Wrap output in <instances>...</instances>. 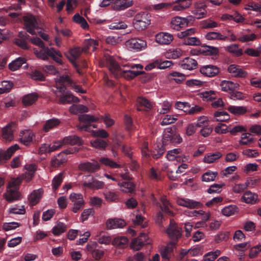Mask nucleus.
Returning a JSON list of instances; mask_svg holds the SVG:
<instances>
[{
  "label": "nucleus",
  "instance_id": "obj_1",
  "mask_svg": "<svg viewBox=\"0 0 261 261\" xmlns=\"http://www.w3.org/2000/svg\"><path fill=\"white\" fill-rule=\"evenodd\" d=\"M33 44L39 46V48H34V53L38 58L46 61L50 57L53 60L59 64H62V54L59 50L54 48H49L44 45V42L38 37H31L30 39Z\"/></svg>",
  "mask_w": 261,
  "mask_h": 261
},
{
  "label": "nucleus",
  "instance_id": "obj_2",
  "mask_svg": "<svg viewBox=\"0 0 261 261\" xmlns=\"http://www.w3.org/2000/svg\"><path fill=\"white\" fill-rule=\"evenodd\" d=\"M181 228L179 227L173 220H170V224L166 232L171 239L170 242L161 250L163 261H169L172 255L173 248L175 247L177 240L181 236Z\"/></svg>",
  "mask_w": 261,
  "mask_h": 261
},
{
  "label": "nucleus",
  "instance_id": "obj_3",
  "mask_svg": "<svg viewBox=\"0 0 261 261\" xmlns=\"http://www.w3.org/2000/svg\"><path fill=\"white\" fill-rule=\"evenodd\" d=\"M107 64L110 71L115 78L122 76L127 80H130L144 72L143 71L123 70L118 63L111 58L107 60Z\"/></svg>",
  "mask_w": 261,
  "mask_h": 261
},
{
  "label": "nucleus",
  "instance_id": "obj_4",
  "mask_svg": "<svg viewBox=\"0 0 261 261\" xmlns=\"http://www.w3.org/2000/svg\"><path fill=\"white\" fill-rule=\"evenodd\" d=\"M57 90L56 92L64 93L66 89V86L71 87L74 90L79 93H85L86 91L83 90L80 86L75 85L67 75L63 74L56 79Z\"/></svg>",
  "mask_w": 261,
  "mask_h": 261
},
{
  "label": "nucleus",
  "instance_id": "obj_5",
  "mask_svg": "<svg viewBox=\"0 0 261 261\" xmlns=\"http://www.w3.org/2000/svg\"><path fill=\"white\" fill-rule=\"evenodd\" d=\"M150 15L146 12H140L137 14L133 20V25L138 31L145 30L150 23Z\"/></svg>",
  "mask_w": 261,
  "mask_h": 261
},
{
  "label": "nucleus",
  "instance_id": "obj_6",
  "mask_svg": "<svg viewBox=\"0 0 261 261\" xmlns=\"http://www.w3.org/2000/svg\"><path fill=\"white\" fill-rule=\"evenodd\" d=\"M195 32V29L191 28L184 31L177 33V36L179 38L183 39L182 43L187 45L198 46L201 44L200 40L194 37L190 36Z\"/></svg>",
  "mask_w": 261,
  "mask_h": 261
},
{
  "label": "nucleus",
  "instance_id": "obj_7",
  "mask_svg": "<svg viewBox=\"0 0 261 261\" xmlns=\"http://www.w3.org/2000/svg\"><path fill=\"white\" fill-rule=\"evenodd\" d=\"M23 28L30 34H36V30L38 29V23L35 16L27 14L22 17Z\"/></svg>",
  "mask_w": 261,
  "mask_h": 261
},
{
  "label": "nucleus",
  "instance_id": "obj_8",
  "mask_svg": "<svg viewBox=\"0 0 261 261\" xmlns=\"http://www.w3.org/2000/svg\"><path fill=\"white\" fill-rule=\"evenodd\" d=\"M182 141V138L178 134L174 132L171 127L167 128L163 135V145L169 143L179 144Z\"/></svg>",
  "mask_w": 261,
  "mask_h": 261
},
{
  "label": "nucleus",
  "instance_id": "obj_9",
  "mask_svg": "<svg viewBox=\"0 0 261 261\" xmlns=\"http://www.w3.org/2000/svg\"><path fill=\"white\" fill-rule=\"evenodd\" d=\"M127 48L133 51H139L145 49L147 47L146 42L138 38H131L125 42Z\"/></svg>",
  "mask_w": 261,
  "mask_h": 261
},
{
  "label": "nucleus",
  "instance_id": "obj_10",
  "mask_svg": "<svg viewBox=\"0 0 261 261\" xmlns=\"http://www.w3.org/2000/svg\"><path fill=\"white\" fill-rule=\"evenodd\" d=\"M168 205L169 202L168 200L165 198H162V205L160 206L161 211L156 214L155 218V223L160 226H162L163 220L164 219L163 212L170 216L173 215V213L170 210Z\"/></svg>",
  "mask_w": 261,
  "mask_h": 261
},
{
  "label": "nucleus",
  "instance_id": "obj_11",
  "mask_svg": "<svg viewBox=\"0 0 261 261\" xmlns=\"http://www.w3.org/2000/svg\"><path fill=\"white\" fill-rule=\"evenodd\" d=\"M26 172L21 174L18 178L19 182L24 180L27 182L30 181L33 178L37 169V166L35 164H27L24 166Z\"/></svg>",
  "mask_w": 261,
  "mask_h": 261
},
{
  "label": "nucleus",
  "instance_id": "obj_12",
  "mask_svg": "<svg viewBox=\"0 0 261 261\" xmlns=\"http://www.w3.org/2000/svg\"><path fill=\"white\" fill-rule=\"evenodd\" d=\"M79 119L80 121L84 122V123L79 126V129L81 130L90 131L92 127H95L94 125H91V122H95L97 119L93 116H90L87 114L81 115L79 116Z\"/></svg>",
  "mask_w": 261,
  "mask_h": 261
},
{
  "label": "nucleus",
  "instance_id": "obj_13",
  "mask_svg": "<svg viewBox=\"0 0 261 261\" xmlns=\"http://www.w3.org/2000/svg\"><path fill=\"white\" fill-rule=\"evenodd\" d=\"M31 39V37L25 32L20 31L17 36L14 39V43L23 49L29 48L28 42Z\"/></svg>",
  "mask_w": 261,
  "mask_h": 261
},
{
  "label": "nucleus",
  "instance_id": "obj_14",
  "mask_svg": "<svg viewBox=\"0 0 261 261\" xmlns=\"http://www.w3.org/2000/svg\"><path fill=\"white\" fill-rule=\"evenodd\" d=\"M207 6L204 2H198L195 3L192 10V13L197 19L205 17L206 15V8Z\"/></svg>",
  "mask_w": 261,
  "mask_h": 261
},
{
  "label": "nucleus",
  "instance_id": "obj_15",
  "mask_svg": "<svg viewBox=\"0 0 261 261\" xmlns=\"http://www.w3.org/2000/svg\"><path fill=\"white\" fill-rule=\"evenodd\" d=\"M148 237L145 233H141L138 237L133 239L130 247L133 250H139L145 244H149Z\"/></svg>",
  "mask_w": 261,
  "mask_h": 261
},
{
  "label": "nucleus",
  "instance_id": "obj_16",
  "mask_svg": "<svg viewBox=\"0 0 261 261\" xmlns=\"http://www.w3.org/2000/svg\"><path fill=\"white\" fill-rule=\"evenodd\" d=\"M70 200L73 202L74 206L72 208V212L76 213L84 206V201L83 195L81 194L72 193L70 195Z\"/></svg>",
  "mask_w": 261,
  "mask_h": 261
},
{
  "label": "nucleus",
  "instance_id": "obj_17",
  "mask_svg": "<svg viewBox=\"0 0 261 261\" xmlns=\"http://www.w3.org/2000/svg\"><path fill=\"white\" fill-rule=\"evenodd\" d=\"M227 71L231 76L237 77H245L247 73L242 69L240 66L236 64H231L227 68Z\"/></svg>",
  "mask_w": 261,
  "mask_h": 261
},
{
  "label": "nucleus",
  "instance_id": "obj_18",
  "mask_svg": "<svg viewBox=\"0 0 261 261\" xmlns=\"http://www.w3.org/2000/svg\"><path fill=\"white\" fill-rule=\"evenodd\" d=\"M84 51L81 47H75L71 49L69 51L70 57L67 56L71 63L77 69L78 73H81L80 69L78 68V65L75 61L80 57L82 53Z\"/></svg>",
  "mask_w": 261,
  "mask_h": 261
},
{
  "label": "nucleus",
  "instance_id": "obj_19",
  "mask_svg": "<svg viewBox=\"0 0 261 261\" xmlns=\"http://www.w3.org/2000/svg\"><path fill=\"white\" fill-rule=\"evenodd\" d=\"M200 72L204 76L213 77L218 74L219 69L216 66L207 65L200 67Z\"/></svg>",
  "mask_w": 261,
  "mask_h": 261
},
{
  "label": "nucleus",
  "instance_id": "obj_20",
  "mask_svg": "<svg viewBox=\"0 0 261 261\" xmlns=\"http://www.w3.org/2000/svg\"><path fill=\"white\" fill-rule=\"evenodd\" d=\"M177 203L179 205L190 208H198L202 205V204L200 202L188 198L178 199L177 200Z\"/></svg>",
  "mask_w": 261,
  "mask_h": 261
},
{
  "label": "nucleus",
  "instance_id": "obj_21",
  "mask_svg": "<svg viewBox=\"0 0 261 261\" xmlns=\"http://www.w3.org/2000/svg\"><path fill=\"white\" fill-rule=\"evenodd\" d=\"M20 193L18 188L16 186H11L5 195L6 199L9 202L19 199Z\"/></svg>",
  "mask_w": 261,
  "mask_h": 261
},
{
  "label": "nucleus",
  "instance_id": "obj_22",
  "mask_svg": "<svg viewBox=\"0 0 261 261\" xmlns=\"http://www.w3.org/2000/svg\"><path fill=\"white\" fill-rule=\"evenodd\" d=\"M100 168L99 163L97 162H85L79 165L80 170L88 172H95Z\"/></svg>",
  "mask_w": 261,
  "mask_h": 261
},
{
  "label": "nucleus",
  "instance_id": "obj_23",
  "mask_svg": "<svg viewBox=\"0 0 261 261\" xmlns=\"http://www.w3.org/2000/svg\"><path fill=\"white\" fill-rule=\"evenodd\" d=\"M257 38V35L250 30H246L240 33L238 40L243 43H247L253 41Z\"/></svg>",
  "mask_w": 261,
  "mask_h": 261
},
{
  "label": "nucleus",
  "instance_id": "obj_24",
  "mask_svg": "<svg viewBox=\"0 0 261 261\" xmlns=\"http://www.w3.org/2000/svg\"><path fill=\"white\" fill-rule=\"evenodd\" d=\"M173 39L172 35L168 33L160 32L155 36V41L161 44H169Z\"/></svg>",
  "mask_w": 261,
  "mask_h": 261
},
{
  "label": "nucleus",
  "instance_id": "obj_25",
  "mask_svg": "<svg viewBox=\"0 0 261 261\" xmlns=\"http://www.w3.org/2000/svg\"><path fill=\"white\" fill-rule=\"evenodd\" d=\"M20 141L25 146L30 145L35 138L34 133L31 130H25L20 133Z\"/></svg>",
  "mask_w": 261,
  "mask_h": 261
},
{
  "label": "nucleus",
  "instance_id": "obj_26",
  "mask_svg": "<svg viewBox=\"0 0 261 261\" xmlns=\"http://www.w3.org/2000/svg\"><path fill=\"white\" fill-rule=\"evenodd\" d=\"M18 148V146L15 144L10 147L6 151H0V162H3L9 159Z\"/></svg>",
  "mask_w": 261,
  "mask_h": 261
},
{
  "label": "nucleus",
  "instance_id": "obj_27",
  "mask_svg": "<svg viewBox=\"0 0 261 261\" xmlns=\"http://www.w3.org/2000/svg\"><path fill=\"white\" fill-rule=\"evenodd\" d=\"M179 65L183 69L191 70L195 69L198 64L195 60L188 57L185 58L182 61H181L180 62Z\"/></svg>",
  "mask_w": 261,
  "mask_h": 261
},
{
  "label": "nucleus",
  "instance_id": "obj_28",
  "mask_svg": "<svg viewBox=\"0 0 261 261\" xmlns=\"http://www.w3.org/2000/svg\"><path fill=\"white\" fill-rule=\"evenodd\" d=\"M125 225V222L121 219H110L106 222L107 227L110 229L122 228Z\"/></svg>",
  "mask_w": 261,
  "mask_h": 261
},
{
  "label": "nucleus",
  "instance_id": "obj_29",
  "mask_svg": "<svg viewBox=\"0 0 261 261\" xmlns=\"http://www.w3.org/2000/svg\"><path fill=\"white\" fill-rule=\"evenodd\" d=\"M133 5V0H115L113 4L115 10H124Z\"/></svg>",
  "mask_w": 261,
  "mask_h": 261
},
{
  "label": "nucleus",
  "instance_id": "obj_30",
  "mask_svg": "<svg viewBox=\"0 0 261 261\" xmlns=\"http://www.w3.org/2000/svg\"><path fill=\"white\" fill-rule=\"evenodd\" d=\"M184 17L176 16L172 19L170 27L172 29L178 31L180 29L186 27Z\"/></svg>",
  "mask_w": 261,
  "mask_h": 261
},
{
  "label": "nucleus",
  "instance_id": "obj_31",
  "mask_svg": "<svg viewBox=\"0 0 261 261\" xmlns=\"http://www.w3.org/2000/svg\"><path fill=\"white\" fill-rule=\"evenodd\" d=\"M105 185L103 181H99L93 177H91V180L85 181L83 182V186L85 187H87L92 189H102Z\"/></svg>",
  "mask_w": 261,
  "mask_h": 261
},
{
  "label": "nucleus",
  "instance_id": "obj_32",
  "mask_svg": "<svg viewBox=\"0 0 261 261\" xmlns=\"http://www.w3.org/2000/svg\"><path fill=\"white\" fill-rule=\"evenodd\" d=\"M15 126V123L9 124L2 130L3 139L6 141H11L13 139V128Z\"/></svg>",
  "mask_w": 261,
  "mask_h": 261
},
{
  "label": "nucleus",
  "instance_id": "obj_33",
  "mask_svg": "<svg viewBox=\"0 0 261 261\" xmlns=\"http://www.w3.org/2000/svg\"><path fill=\"white\" fill-rule=\"evenodd\" d=\"M221 90L223 91L230 92L237 89L239 85L238 83H234L231 81H223L220 84Z\"/></svg>",
  "mask_w": 261,
  "mask_h": 261
},
{
  "label": "nucleus",
  "instance_id": "obj_34",
  "mask_svg": "<svg viewBox=\"0 0 261 261\" xmlns=\"http://www.w3.org/2000/svg\"><path fill=\"white\" fill-rule=\"evenodd\" d=\"M137 102L138 105L137 109L139 111L142 110V107H144L147 110H150L152 107V103L147 99L143 97H138Z\"/></svg>",
  "mask_w": 261,
  "mask_h": 261
},
{
  "label": "nucleus",
  "instance_id": "obj_35",
  "mask_svg": "<svg viewBox=\"0 0 261 261\" xmlns=\"http://www.w3.org/2000/svg\"><path fill=\"white\" fill-rule=\"evenodd\" d=\"M80 101L78 97L73 96L72 94L67 93L62 95L59 99V102L61 104L70 103L71 102L77 103Z\"/></svg>",
  "mask_w": 261,
  "mask_h": 261
},
{
  "label": "nucleus",
  "instance_id": "obj_36",
  "mask_svg": "<svg viewBox=\"0 0 261 261\" xmlns=\"http://www.w3.org/2000/svg\"><path fill=\"white\" fill-rule=\"evenodd\" d=\"M258 196L250 191L246 192L242 197V201L249 204H254L257 200Z\"/></svg>",
  "mask_w": 261,
  "mask_h": 261
},
{
  "label": "nucleus",
  "instance_id": "obj_37",
  "mask_svg": "<svg viewBox=\"0 0 261 261\" xmlns=\"http://www.w3.org/2000/svg\"><path fill=\"white\" fill-rule=\"evenodd\" d=\"M43 191L41 189H38V190H34L30 195L29 197V200L30 203L32 205H35L39 202L40 201Z\"/></svg>",
  "mask_w": 261,
  "mask_h": 261
},
{
  "label": "nucleus",
  "instance_id": "obj_38",
  "mask_svg": "<svg viewBox=\"0 0 261 261\" xmlns=\"http://www.w3.org/2000/svg\"><path fill=\"white\" fill-rule=\"evenodd\" d=\"M222 154L219 151L206 154L204 159L203 162L207 164L213 163L221 158Z\"/></svg>",
  "mask_w": 261,
  "mask_h": 261
},
{
  "label": "nucleus",
  "instance_id": "obj_39",
  "mask_svg": "<svg viewBox=\"0 0 261 261\" xmlns=\"http://www.w3.org/2000/svg\"><path fill=\"white\" fill-rule=\"evenodd\" d=\"M62 141L63 144H70L71 145L77 144L78 145H80L82 144L81 139L75 135L66 137L62 140Z\"/></svg>",
  "mask_w": 261,
  "mask_h": 261
},
{
  "label": "nucleus",
  "instance_id": "obj_40",
  "mask_svg": "<svg viewBox=\"0 0 261 261\" xmlns=\"http://www.w3.org/2000/svg\"><path fill=\"white\" fill-rule=\"evenodd\" d=\"M60 123V121L57 118H52L50 119H49L46 121L43 127V130L45 132H48L50 129L56 127L57 126H58Z\"/></svg>",
  "mask_w": 261,
  "mask_h": 261
},
{
  "label": "nucleus",
  "instance_id": "obj_41",
  "mask_svg": "<svg viewBox=\"0 0 261 261\" xmlns=\"http://www.w3.org/2000/svg\"><path fill=\"white\" fill-rule=\"evenodd\" d=\"M64 153H60L57 155L54 156L51 162L52 166L54 167H58L60 165L66 162L67 160V157L64 156Z\"/></svg>",
  "mask_w": 261,
  "mask_h": 261
},
{
  "label": "nucleus",
  "instance_id": "obj_42",
  "mask_svg": "<svg viewBox=\"0 0 261 261\" xmlns=\"http://www.w3.org/2000/svg\"><path fill=\"white\" fill-rule=\"evenodd\" d=\"M176 5L173 6L175 11H182L189 8L192 4V0H176Z\"/></svg>",
  "mask_w": 261,
  "mask_h": 261
},
{
  "label": "nucleus",
  "instance_id": "obj_43",
  "mask_svg": "<svg viewBox=\"0 0 261 261\" xmlns=\"http://www.w3.org/2000/svg\"><path fill=\"white\" fill-rule=\"evenodd\" d=\"M165 151V148L162 144H158L153 146L151 155L154 159L160 158Z\"/></svg>",
  "mask_w": 261,
  "mask_h": 261
},
{
  "label": "nucleus",
  "instance_id": "obj_44",
  "mask_svg": "<svg viewBox=\"0 0 261 261\" xmlns=\"http://www.w3.org/2000/svg\"><path fill=\"white\" fill-rule=\"evenodd\" d=\"M120 190L125 193H132L135 190V185L129 181H123L118 184Z\"/></svg>",
  "mask_w": 261,
  "mask_h": 261
},
{
  "label": "nucleus",
  "instance_id": "obj_45",
  "mask_svg": "<svg viewBox=\"0 0 261 261\" xmlns=\"http://www.w3.org/2000/svg\"><path fill=\"white\" fill-rule=\"evenodd\" d=\"M128 242V240L125 237H117L113 240L112 244L116 247L123 248L127 246Z\"/></svg>",
  "mask_w": 261,
  "mask_h": 261
},
{
  "label": "nucleus",
  "instance_id": "obj_46",
  "mask_svg": "<svg viewBox=\"0 0 261 261\" xmlns=\"http://www.w3.org/2000/svg\"><path fill=\"white\" fill-rule=\"evenodd\" d=\"M38 95L36 93H33L25 95L22 99V102L25 106H30L33 104L38 99Z\"/></svg>",
  "mask_w": 261,
  "mask_h": 261
},
{
  "label": "nucleus",
  "instance_id": "obj_47",
  "mask_svg": "<svg viewBox=\"0 0 261 261\" xmlns=\"http://www.w3.org/2000/svg\"><path fill=\"white\" fill-rule=\"evenodd\" d=\"M205 38L208 40H225L227 37V36H224L220 33L216 32H211L207 33L205 36Z\"/></svg>",
  "mask_w": 261,
  "mask_h": 261
},
{
  "label": "nucleus",
  "instance_id": "obj_48",
  "mask_svg": "<svg viewBox=\"0 0 261 261\" xmlns=\"http://www.w3.org/2000/svg\"><path fill=\"white\" fill-rule=\"evenodd\" d=\"M25 63V60L22 58H19L9 64V68L11 71H16L19 69Z\"/></svg>",
  "mask_w": 261,
  "mask_h": 261
},
{
  "label": "nucleus",
  "instance_id": "obj_49",
  "mask_svg": "<svg viewBox=\"0 0 261 261\" xmlns=\"http://www.w3.org/2000/svg\"><path fill=\"white\" fill-rule=\"evenodd\" d=\"M228 110L231 113L234 115H242L247 112V109L243 106H231L228 107Z\"/></svg>",
  "mask_w": 261,
  "mask_h": 261
},
{
  "label": "nucleus",
  "instance_id": "obj_50",
  "mask_svg": "<svg viewBox=\"0 0 261 261\" xmlns=\"http://www.w3.org/2000/svg\"><path fill=\"white\" fill-rule=\"evenodd\" d=\"M66 225L62 223L59 222L53 228V233L55 236H59L66 230Z\"/></svg>",
  "mask_w": 261,
  "mask_h": 261
},
{
  "label": "nucleus",
  "instance_id": "obj_51",
  "mask_svg": "<svg viewBox=\"0 0 261 261\" xmlns=\"http://www.w3.org/2000/svg\"><path fill=\"white\" fill-rule=\"evenodd\" d=\"M97 44V42L94 39H86L83 42L82 49L84 52H87L88 50L90 49V47H93L94 49Z\"/></svg>",
  "mask_w": 261,
  "mask_h": 261
},
{
  "label": "nucleus",
  "instance_id": "obj_52",
  "mask_svg": "<svg viewBox=\"0 0 261 261\" xmlns=\"http://www.w3.org/2000/svg\"><path fill=\"white\" fill-rule=\"evenodd\" d=\"M218 173L217 172L208 170L202 175V180L205 182L214 181Z\"/></svg>",
  "mask_w": 261,
  "mask_h": 261
},
{
  "label": "nucleus",
  "instance_id": "obj_53",
  "mask_svg": "<svg viewBox=\"0 0 261 261\" xmlns=\"http://www.w3.org/2000/svg\"><path fill=\"white\" fill-rule=\"evenodd\" d=\"M238 207L234 205H229L224 207L222 210V213L226 216H230L233 215L238 211Z\"/></svg>",
  "mask_w": 261,
  "mask_h": 261
},
{
  "label": "nucleus",
  "instance_id": "obj_54",
  "mask_svg": "<svg viewBox=\"0 0 261 261\" xmlns=\"http://www.w3.org/2000/svg\"><path fill=\"white\" fill-rule=\"evenodd\" d=\"M217 121L223 122L229 119V116L226 112L216 111L214 114Z\"/></svg>",
  "mask_w": 261,
  "mask_h": 261
},
{
  "label": "nucleus",
  "instance_id": "obj_55",
  "mask_svg": "<svg viewBox=\"0 0 261 261\" xmlns=\"http://www.w3.org/2000/svg\"><path fill=\"white\" fill-rule=\"evenodd\" d=\"M63 172L60 173L58 175L55 176L52 181L53 189L55 191L62 183L63 179Z\"/></svg>",
  "mask_w": 261,
  "mask_h": 261
},
{
  "label": "nucleus",
  "instance_id": "obj_56",
  "mask_svg": "<svg viewBox=\"0 0 261 261\" xmlns=\"http://www.w3.org/2000/svg\"><path fill=\"white\" fill-rule=\"evenodd\" d=\"M13 87V83L7 81L2 82L0 87V94L9 92Z\"/></svg>",
  "mask_w": 261,
  "mask_h": 261
},
{
  "label": "nucleus",
  "instance_id": "obj_57",
  "mask_svg": "<svg viewBox=\"0 0 261 261\" xmlns=\"http://www.w3.org/2000/svg\"><path fill=\"white\" fill-rule=\"evenodd\" d=\"M99 162L101 164H103L106 166H108L113 168H118L120 167V165L116 162H114L110 159L107 158H102L99 160Z\"/></svg>",
  "mask_w": 261,
  "mask_h": 261
},
{
  "label": "nucleus",
  "instance_id": "obj_58",
  "mask_svg": "<svg viewBox=\"0 0 261 261\" xmlns=\"http://www.w3.org/2000/svg\"><path fill=\"white\" fill-rule=\"evenodd\" d=\"M220 254V251L217 250L214 252H209L203 257L204 261H214Z\"/></svg>",
  "mask_w": 261,
  "mask_h": 261
},
{
  "label": "nucleus",
  "instance_id": "obj_59",
  "mask_svg": "<svg viewBox=\"0 0 261 261\" xmlns=\"http://www.w3.org/2000/svg\"><path fill=\"white\" fill-rule=\"evenodd\" d=\"M254 139L250 137L249 134H243L240 141V144L241 145H249L254 141Z\"/></svg>",
  "mask_w": 261,
  "mask_h": 261
},
{
  "label": "nucleus",
  "instance_id": "obj_60",
  "mask_svg": "<svg viewBox=\"0 0 261 261\" xmlns=\"http://www.w3.org/2000/svg\"><path fill=\"white\" fill-rule=\"evenodd\" d=\"M31 77L34 80L43 81L45 80V76L40 71L35 70L32 71L30 74Z\"/></svg>",
  "mask_w": 261,
  "mask_h": 261
},
{
  "label": "nucleus",
  "instance_id": "obj_61",
  "mask_svg": "<svg viewBox=\"0 0 261 261\" xmlns=\"http://www.w3.org/2000/svg\"><path fill=\"white\" fill-rule=\"evenodd\" d=\"M177 118L170 115H166L163 118L162 121L161 123L162 125H166L172 124L175 122Z\"/></svg>",
  "mask_w": 261,
  "mask_h": 261
},
{
  "label": "nucleus",
  "instance_id": "obj_62",
  "mask_svg": "<svg viewBox=\"0 0 261 261\" xmlns=\"http://www.w3.org/2000/svg\"><path fill=\"white\" fill-rule=\"evenodd\" d=\"M201 25V27L204 29L213 28L218 27L217 22L210 19L202 21Z\"/></svg>",
  "mask_w": 261,
  "mask_h": 261
},
{
  "label": "nucleus",
  "instance_id": "obj_63",
  "mask_svg": "<svg viewBox=\"0 0 261 261\" xmlns=\"http://www.w3.org/2000/svg\"><path fill=\"white\" fill-rule=\"evenodd\" d=\"M91 144L93 147L99 149H105L107 146L106 142L100 139H96L92 142Z\"/></svg>",
  "mask_w": 261,
  "mask_h": 261
},
{
  "label": "nucleus",
  "instance_id": "obj_64",
  "mask_svg": "<svg viewBox=\"0 0 261 261\" xmlns=\"http://www.w3.org/2000/svg\"><path fill=\"white\" fill-rule=\"evenodd\" d=\"M126 261H146V259L142 252H138L134 257L128 258Z\"/></svg>",
  "mask_w": 261,
  "mask_h": 261
}]
</instances>
